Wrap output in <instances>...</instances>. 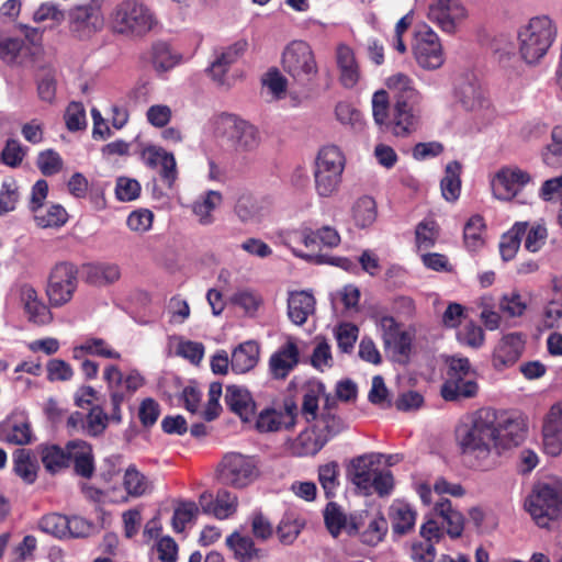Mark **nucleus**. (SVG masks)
I'll return each mask as SVG.
<instances>
[{"instance_id":"nucleus-1","label":"nucleus","mask_w":562,"mask_h":562,"mask_svg":"<svg viewBox=\"0 0 562 562\" xmlns=\"http://www.w3.org/2000/svg\"><path fill=\"white\" fill-rule=\"evenodd\" d=\"M494 423L496 409L482 407L456 427L457 446L461 454L472 462L473 468L485 470L491 464L490 459L495 450Z\"/></svg>"},{"instance_id":"nucleus-2","label":"nucleus","mask_w":562,"mask_h":562,"mask_svg":"<svg viewBox=\"0 0 562 562\" xmlns=\"http://www.w3.org/2000/svg\"><path fill=\"white\" fill-rule=\"evenodd\" d=\"M557 37V27L547 15L530 19L518 32L519 53L527 64L538 63Z\"/></svg>"},{"instance_id":"nucleus-3","label":"nucleus","mask_w":562,"mask_h":562,"mask_svg":"<svg viewBox=\"0 0 562 562\" xmlns=\"http://www.w3.org/2000/svg\"><path fill=\"white\" fill-rule=\"evenodd\" d=\"M464 516L452 507L451 501L441 498L435 504L432 512L425 517L419 533L428 543H438L445 535L442 528L446 525V532L451 539L462 536L464 529Z\"/></svg>"},{"instance_id":"nucleus-4","label":"nucleus","mask_w":562,"mask_h":562,"mask_svg":"<svg viewBox=\"0 0 562 562\" xmlns=\"http://www.w3.org/2000/svg\"><path fill=\"white\" fill-rule=\"evenodd\" d=\"M345 164V155L338 146L326 145L318 150L314 166V182L318 195L328 198L338 190Z\"/></svg>"},{"instance_id":"nucleus-5","label":"nucleus","mask_w":562,"mask_h":562,"mask_svg":"<svg viewBox=\"0 0 562 562\" xmlns=\"http://www.w3.org/2000/svg\"><path fill=\"white\" fill-rule=\"evenodd\" d=\"M476 373L468 358L451 357L447 376L441 385L440 394L447 402H461L477 395Z\"/></svg>"},{"instance_id":"nucleus-6","label":"nucleus","mask_w":562,"mask_h":562,"mask_svg":"<svg viewBox=\"0 0 562 562\" xmlns=\"http://www.w3.org/2000/svg\"><path fill=\"white\" fill-rule=\"evenodd\" d=\"M259 476L260 468L257 458L240 452L226 453L217 469L218 482L236 490L248 487Z\"/></svg>"},{"instance_id":"nucleus-7","label":"nucleus","mask_w":562,"mask_h":562,"mask_svg":"<svg viewBox=\"0 0 562 562\" xmlns=\"http://www.w3.org/2000/svg\"><path fill=\"white\" fill-rule=\"evenodd\" d=\"M79 285V269L71 261H58L49 270L45 294L53 308L68 304Z\"/></svg>"},{"instance_id":"nucleus-8","label":"nucleus","mask_w":562,"mask_h":562,"mask_svg":"<svg viewBox=\"0 0 562 562\" xmlns=\"http://www.w3.org/2000/svg\"><path fill=\"white\" fill-rule=\"evenodd\" d=\"M112 23L116 33L142 36L151 31L156 20L150 9L143 2L124 0L115 7Z\"/></svg>"},{"instance_id":"nucleus-9","label":"nucleus","mask_w":562,"mask_h":562,"mask_svg":"<svg viewBox=\"0 0 562 562\" xmlns=\"http://www.w3.org/2000/svg\"><path fill=\"white\" fill-rule=\"evenodd\" d=\"M281 66L283 71L302 87L311 83L318 71L313 49L304 41H292L285 46Z\"/></svg>"},{"instance_id":"nucleus-10","label":"nucleus","mask_w":562,"mask_h":562,"mask_svg":"<svg viewBox=\"0 0 562 562\" xmlns=\"http://www.w3.org/2000/svg\"><path fill=\"white\" fill-rule=\"evenodd\" d=\"M216 133L225 138L236 153H250L260 143L258 130L234 114L223 113L217 117Z\"/></svg>"},{"instance_id":"nucleus-11","label":"nucleus","mask_w":562,"mask_h":562,"mask_svg":"<svg viewBox=\"0 0 562 562\" xmlns=\"http://www.w3.org/2000/svg\"><path fill=\"white\" fill-rule=\"evenodd\" d=\"M70 35L78 41H89L104 27L102 5L97 0L77 4L67 13Z\"/></svg>"},{"instance_id":"nucleus-12","label":"nucleus","mask_w":562,"mask_h":562,"mask_svg":"<svg viewBox=\"0 0 562 562\" xmlns=\"http://www.w3.org/2000/svg\"><path fill=\"white\" fill-rule=\"evenodd\" d=\"M525 506L536 524L544 528L562 516V494L549 484H539L526 499Z\"/></svg>"},{"instance_id":"nucleus-13","label":"nucleus","mask_w":562,"mask_h":562,"mask_svg":"<svg viewBox=\"0 0 562 562\" xmlns=\"http://www.w3.org/2000/svg\"><path fill=\"white\" fill-rule=\"evenodd\" d=\"M494 429L496 454H499L501 450L519 446L527 435L525 420L520 416L507 412L496 411Z\"/></svg>"},{"instance_id":"nucleus-14","label":"nucleus","mask_w":562,"mask_h":562,"mask_svg":"<svg viewBox=\"0 0 562 562\" xmlns=\"http://www.w3.org/2000/svg\"><path fill=\"white\" fill-rule=\"evenodd\" d=\"M299 408L294 400L286 398L283 403V409L278 411L274 407H265L258 415H255V429L258 432H277L282 429L290 430L296 425Z\"/></svg>"},{"instance_id":"nucleus-15","label":"nucleus","mask_w":562,"mask_h":562,"mask_svg":"<svg viewBox=\"0 0 562 562\" xmlns=\"http://www.w3.org/2000/svg\"><path fill=\"white\" fill-rule=\"evenodd\" d=\"M413 52L417 64L425 69H437L443 64L439 37L428 26H424L416 33Z\"/></svg>"},{"instance_id":"nucleus-16","label":"nucleus","mask_w":562,"mask_h":562,"mask_svg":"<svg viewBox=\"0 0 562 562\" xmlns=\"http://www.w3.org/2000/svg\"><path fill=\"white\" fill-rule=\"evenodd\" d=\"M301 352L296 339L288 337L269 357L268 373L271 379L284 381L300 364Z\"/></svg>"},{"instance_id":"nucleus-17","label":"nucleus","mask_w":562,"mask_h":562,"mask_svg":"<svg viewBox=\"0 0 562 562\" xmlns=\"http://www.w3.org/2000/svg\"><path fill=\"white\" fill-rule=\"evenodd\" d=\"M531 176L519 168H502L492 181L493 194L502 201L513 200L529 182Z\"/></svg>"},{"instance_id":"nucleus-18","label":"nucleus","mask_w":562,"mask_h":562,"mask_svg":"<svg viewBox=\"0 0 562 562\" xmlns=\"http://www.w3.org/2000/svg\"><path fill=\"white\" fill-rule=\"evenodd\" d=\"M144 164L151 169L160 167L161 180L171 188L178 178L177 162L172 153L160 146L148 145L142 150Z\"/></svg>"},{"instance_id":"nucleus-19","label":"nucleus","mask_w":562,"mask_h":562,"mask_svg":"<svg viewBox=\"0 0 562 562\" xmlns=\"http://www.w3.org/2000/svg\"><path fill=\"white\" fill-rule=\"evenodd\" d=\"M420 103L394 102L390 130L394 136L406 137L416 131L420 117Z\"/></svg>"},{"instance_id":"nucleus-20","label":"nucleus","mask_w":562,"mask_h":562,"mask_svg":"<svg viewBox=\"0 0 562 562\" xmlns=\"http://www.w3.org/2000/svg\"><path fill=\"white\" fill-rule=\"evenodd\" d=\"M324 524L328 532L337 538L342 531L349 536L357 535L361 529L358 516L346 515L340 505L336 502H328L323 510Z\"/></svg>"},{"instance_id":"nucleus-21","label":"nucleus","mask_w":562,"mask_h":562,"mask_svg":"<svg viewBox=\"0 0 562 562\" xmlns=\"http://www.w3.org/2000/svg\"><path fill=\"white\" fill-rule=\"evenodd\" d=\"M199 505L204 514L213 515L223 520L236 513L238 497L226 488H220L215 498L212 493H202L199 497Z\"/></svg>"},{"instance_id":"nucleus-22","label":"nucleus","mask_w":562,"mask_h":562,"mask_svg":"<svg viewBox=\"0 0 562 562\" xmlns=\"http://www.w3.org/2000/svg\"><path fill=\"white\" fill-rule=\"evenodd\" d=\"M525 341L520 334L510 333L505 335L493 352V366L497 370L512 367L520 358Z\"/></svg>"},{"instance_id":"nucleus-23","label":"nucleus","mask_w":562,"mask_h":562,"mask_svg":"<svg viewBox=\"0 0 562 562\" xmlns=\"http://www.w3.org/2000/svg\"><path fill=\"white\" fill-rule=\"evenodd\" d=\"M428 16L442 31L453 33L456 19L465 16V9L454 0H437L429 5Z\"/></svg>"},{"instance_id":"nucleus-24","label":"nucleus","mask_w":562,"mask_h":562,"mask_svg":"<svg viewBox=\"0 0 562 562\" xmlns=\"http://www.w3.org/2000/svg\"><path fill=\"white\" fill-rule=\"evenodd\" d=\"M225 403L228 408L239 416L243 423H250L256 415V403L245 387L228 385L225 393Z\"/></svg>"},{"instance_id":"nucleus-25","label":"nucleus","mask_w":562,"mask_h":562,"mask_svg":"<svg viewBox=\"0 0 562 562\" xmlns=\"http://www.w3.org/2000/svg\"><path fill=\"white\" fill-rule=\"evenodd\" d=\"M225 544L238 562H260L267 555L266 550L256 547L252 538L238 531L227 536Z\"/></svg>"},{"instance_id":"nucleus-26","label":"nucleus","mask_w":562,"mask_h":562,"mask_svg":"<svg viewBox=\"0 0 562 562\" xmlns=\"http://www.w3.org/2000/svg\"><path fill=\"white\" fill-rule=\"evenodd\" d=\"M248 43L246 40H239L226 49L216 55L209 67V72L214 81L218 85H224L225 75L227 74L232 64L236 63L237 59L246 52Z\"/></svg>"},{"instance_id":"nucleus-27","label":"nucleus","mask_w":562,"mask_h":562,"mask_svg":"<svg viewBox=\"0 0 562 562\" xmlns=\"http://www.w3.org/2000/svg\"><path fill=\"white\" fill-rule=\"evenodd\" d=\"M41 462L47 473L56 475L70 467V449L68 442L63 448L58 445H40Z\"/></svg>"},{"instance_id":"nucleus-28","label":"nucleus","mask_w":562,"mask_h":562,"mask_svg":"<svg viewBox=\"0 0 562 562\" xmlns=\"http://www.w3.org/2000/svg\"><path fill=\"white\" fill-rule=\"evenodd\" d=\"M0 439L18 446L29 445L32 441L31 425L23 416H10L0 424Z\"/></svg>"},{"instance_id":"nucleus-29","label":"nucleus","mask_w":562,"mask_h":562,"mask_svg":"<svg viewBox=\"0 0 562 562\" xmlns=\"http://www.w3.org/2000/svg\"><path fill=\"white\" fill-rule=\"evenodd\" d=\"M70 449V465L74 464L76 474L90 479L94 472L92 447L87 441L75 439L68 441Z\"/></svg>"},{"instance_id":"nucleus-30","label":"nucleus","mask_w":562,"mask_h":562,"mask_svg":"<svg viewBox=\"0 0 562 562\" xmlns=\"http://www.w3.org/2000/svg\"><path fill=\"white\" fill-rule=\"evenodd\" d=\"M315 297L307 291H293L288 299V316L295 325L306 323L310 315L315 312Z\"/></svg>"},{"instance_id":"nucleus-31","label":"nucleus","mask_w":562,"mask_h":562,"mask_svg":"<svg viewBox=\"0 0 562 562\" xmlns=\"http://www.w3.org/2000/svg\"><path fill=\"white\" fill-rule=\"evenodd\" d=\"M299 239L300 243L312 250L321 248V246L334 248L340 244V235L337 229L328 225L316 231L303 227L300 231Z\"/></svg>"},{"instance_id":"nucleus-32","label":"nucleus","mask_w":562,"mask_h":562,"mask_svg":"<svg viewBox=\"0 0 562 562\" xmlns=\"http://www.w3.org/2000/svg\"><path fill=\"white\" fill-rule=\"evenodd\" d=\"M374 461L369 456H360L351 460L348 469V476L352 484L364 494H370L372 490V479L378 469L373 468Z\"/></svg>"},{"instance_id":"nucleus-33","label":"nucleus","mask_w":562,"mask_h":562,"mask_svg":"<svg viewBox=\"0 0 562 562\" xmlns=\"http://www.w3.org/2000/svg\"><path fill=\"white\" fill-rule=\"evenodd\" d=\"M86 283L103 286L116 282L121 278L119 265L112 262H92L83 266Z\"/></svg>"},{"instance_id":"nucleus-34","label":"nucleus","mask_w":562,"mask_h":562,"mask_svg":"<svg viewBox=\"0 0 562 562\" xmlns=\"http://www.w3.org/2000/svg\"><path fill=\"white\" fill-rule=\"evenodd\" d=\"M386 87L393 93V101H404L406 103H420L422 94L414 87V81L405 74L397 72L386 79Z\"/></svg>"},{"instance_id":"nucleus-35","label":"nucleus","mask_w":562,"mask_h":562,"mask_svg":"<svg viewBox=\"0 0 562 562\" xmlns=\"http://www.w3.org/2000/svg\"><path fill=\"white\" fill-rule=\"evenodd\" d=\"M260 347L256 341L249 340L238 345L232 352L231 368L236 373H246L252 370L259 360Z\"/></svg>"},{"instance_id":"nucleus-36","label":"nucleus","mask_w":562,"mask_h":562,"mask_svg":"<svg viewBox=\"0 0 562 562\" xmlns=\"http://www.w3.org/2000/svg\"><path fill=\"white\" fill-rule=\"evenodd\" d=\"M326 445V438H322L314 426L306 428L291 443V453L295 457H308L318 453Z\"/></svg>"},{"instance_id":"nucleus-37","label":"nucleus","mask_w":562,"mask_h":562,"mask_svg":"<svg viewBox=\"0 0 562 562\" xmlns=\"http://www.w3.org/2000/svg\"><path fill=\"white\" fill-rule=\"evenodd\" d=\"M325 384L318 380H310L304 384L301 414L307 423L317 419L319 398L325 395Z\"/></svg>"},{"instance_id":"nucleus-38","label":"nucleus","mask_w":562,"mask_h":562,"mask_svg":"<svg viewBox=\"0 0 562 562\" xmlns=\"http://www.w3.org/2000/svg\"><path fill=\"white\" fill-rule=\"evenodd\" d=\"M337 65L340 72V83L345 88H353L360 79V71L353 52L350 47L346 45H340L338 47Z\"/></svg>"},{"instance_id":"nucleus-39","label":"nucleus","mask_w":562,"mask_h":562,"mask_svg":"<svg viewBox=\"0 0 562 562\" xmlns=\"http://www.w3.org/2000/svg\"><path fill=\"white\" fill-rule=\"evenodd\" d=\"M416 515V512L408 503L403 501L393 502L389 509L393 532L405 535L411 531L415 526Z\"/></svg>"},{"instance_id":"nucleus-40","label":"nucleus","mask_w":562,"mask_h":562,"mask_svg":"<svg viewBox=\"0 0 562 562\" xmlns=\"http://www.w3.org/2000/svg\"><path fill=\"white\" fill-rule=\"evenodd\" d=\"M38 471V462L31 450L18 449L13 453V472L23 483L26 485L34 484L37 480Z\"/></svg>"},{"instance_id":"nucleus-41","label":"nucleus","mask_w":562,"mask_h":562,"mask_svg":"<svg viewBox=\"0 0 562 562\" xmlns=\"http://www.w3.org/2000/svg\"><path fill=\"white\" fill-rule=\"evenodd\" d=\"M305 526V519L294 509L284 512L277 526V536L282 544H292Z\"/></svg>"},{"instance_id":"nucleus-42","label":"nucleus","mask_w":562,"mask_h":562,"mask_svg":"<svg viewBox=\"0 0 562 562\" xmlns=\"http://www.w3.org/2000/svg\"><path fill=\"white\" fill-rule=\"evenodd\" d=\"M461 171L462 166L459 161L448 162L445 169V176L440 181L442 198L448 202H456L461 192Z\"/></svg>"},{"instance_id":"nucleus-43","label":"nucleus","mask_w":562,"mask_h":562,"mask_svg":"<svg viewBox=\"0 0 562 562\" xmlns=\"http://www.w3.org/2000/svg\"><path fill=\"white\" fill-rule=\"evenodd\" d=\"M383 327H387L384 335V342L386 345H394L395 351L404 357H407L412 350V337L407 331H401L395 319L391 316L382 318Z\"/></svg>"},{"instance_id":"nucleus-44","label":"nucleus","mask_w":562,"mask_h":562,"mask_svg":"<svg viewBox=\"0 0 562 562\" xmlns=\"http://www.w3.org/2000/svg\"><path fill=\"white\" fill-rule=\"evenodd\" d=\"M527 228L528 222H516L508 232L503 234L499 252L504 261H509L516 256Z\"/></svg>"},{"instance_id":"nucleus-45","label":"nucleus","mask_w":562,"mask_h":562,"mask_svg":"<svg viewBox=\"0 0 562 562\" xmlns=\"http://www.w3.org/2000/svg\"><path fill=\"white\" fill-rule=\"evenodd\" d=\"M483 216L475 214L471 216L463 228V240L470 251H475L484 245L482 234L485 229Z\"/></svg>"},{"instance_id":"nucleus-46","label":"nucleus","mask_w":562,"mask_h":562,"mask_svg":"<svg viewBox=\"0 0 562 562\" xmlns=\"http://www.w3.org/2000/svg\"><path fill=\"white\" fill-rule=\"evenodd\" d=\"M352 217L358 227L370 226L376 218L375 201L368 195L359 198L352 206Z\"/></svg>"},{"instance_id":"nucleus-47","label":"nucleus","mask_w":562,"mask_h":562,"mask_svg":"<svg viewBox=\"0 0 562 562\" xmlns=\"http://www.w3.org/2000/svg\"><path fill=\"white\" fill-rule=\"evenodd\" d=\"M123 485L127 495L139 497L150 490V482L135 465H130L124 474Z\"/></svg>"},{"instance_id":"nucleus-48","label":"nucleus","mask_w":562,"mask_h":562,"mask_svg":"<svg viewBox=\"0 0 562 562\" xmlns=\"http://www.w3.org/2000/svg\"><path fill=\"white\" fill-rule=\"evenodd\" d=\"M109 422H111V419L103 407L94 405L90 408L89 413L86 414L85 434L93 438L100 437L108 428Z\"/></svg>"},{"instance_id":"nucleus-49","label":"nucleus","mask_w":562,"mask_h":562,"mask_svg":"<svg viewBox=\"0 0 562 562\" xmlns=\"http://www.w3.org/2000/svg\"><path fill=\"white\" fill-rule=\"evenodd\" d=\"M318 481L326 498L336 496L339 486V465L336 461L328 462L318 468Z\"/></svg>"},{"instance_id":"nucleus-50","label":"nucleus","mask_w":562,"mask_h":562,"mask_svg":"<svg viewBox=\"0 0 562 562\" xmlns=\"http://www.w3.org/2000/svg\"><path fill=\"white\" fill-rule=\"evenodd\" d=\"M372 113L376 125L382 131L389 132L391 124L390 100L385 90L374 92L372 97Z\"/></svg>"},{"instance_id":"nucleus-51","label":"nucleus","mask_w":562,"mask_h":562,"mask_svg":"<svg viewBox=\"0 0 562 562\" xmlns=\"http://www.w3.org/2000/svg\"><path fill=\"white\" fill-rule=\"evenodd\" d=\"M222 194L217 191H207L201 201H195L193 204V213L199 217L203 225L213 222L212 212L221 203Z\"/></svg>"},{"instance_id":"nucleus-52","label":"nucleus","mask_w":562,"mask_h":562,"mask_svg":"<svg viewBox=\"0 0 562 562\" xmlns=\"http://www.w3.org/2000/svg\"><path fill=\"white\" fill-rule=\"evenodd\" d=\"M181 56L173 54L166 42L153 45V64L157 70L167 71L178 65Z\"/></svg>"},{"instance_id":"nucleus-53","label":"nucleus","mask_w":562,"mask_h":562,"mask_svg":"<svg viewBox=\"0 0 562 562\" xmlns=\"http://www.w3.org/2000/svg\"><path fill=\"white\" fill-rule=\"evenodd\" d=\"M83 352L91 356H98L106 359H120V352L112 349L102 338L87 339L82 345L76 347L74 350L75 358H78V352Z\"/></svg>"},{"instance_id":"nucleus-54","label":"nucleus","mask_w":562,"mask_h":562,"mask_svg":"<svg viewBox=\"0 0 562 562\" xmlns=\"http://www.w3.org/2000/svg\"><path fill=\"white\" fill-rule=\"evenodd\" d=\"M38 529L55 538H67V516L59 513H49L38 520Z\"/></svg>"},{"instance_id":"nucleus-55","label":"nucleus","mask_w":562,"mask_h":562,"mask_svg":"<svg viewBox=\"0 0 562 562\" xmlns=\"http://www.w3.org/2000/svg\"><path fill=\"white\" fill-rule=\"evenodd\" d=\"M543 162L553 168L562 166V126H554L551 132V143L542 153Z\"/></svg>"},{"instance_id":"nucleus-56","label":"nucleus","mask_w":562,"mask_h":562,"mask_svg":"<svg viewBox=\"0 0 562 562\" xmlns=\"http://www.w3.org/2000/svg\"><path fill=\"white\" fill-rule=\"evenodd\" d=\"M34 213V220L37 226L42 228L60 227L65 225L68 220L66 210L59 204L50 205L45 213H43L42 210Z\"/></svg>"},{"instance_id":"nucleus-57","label":"nucleus","mask_w":562,"mask_h":562,"mask_svg":"<svg viewBox=\"0 0 562 562\" xmlns=\"http://www.w3.org/2000/svg\"><path fill=\"white\" fill-rule=\"evenodd\" d=\"M322 438H326V443L334 437L339 435L347 428L345 420L336 415L329 413H322L318 423L315 425Z\"/></svg>"},{"instance_id":"nucleus-58","label":"nucleus","mask_w":562,"mask_h":562,"mask_svg":"<svg viewBox=\"0 0 562 562\" xmlns=\"http://www.w3.org/2000/svg\"><path fill=\"white\" fill-rule=\"evenodd\" d=\"M459 100L465 110L472 111L483 105V91L472 81H465L458 89Z\"/></svg>"},{"instance_id":"nucleus-59","label":"nucleus","mask_w":562,"mask_h":562,"mask_svg":"<svg viewBox=\"0 0 562 562\" xmlns=\"http://www.w3.org/2000/svg\"><path fill=\"white\" fill-rule=\"evenodd\" d=\"M199 513V507L194 502H182L180 503L172 516V528L176 532H182L186 529L187 524L191 522Z\"/></svg>"},{"instance_id":"nucleus-60","label":"nucleus","mask_w":562,"mask_h":562,"mask_svg":"<svg viewBox=\"0 0 562 562\" xmlns=\"http://www.w3.org/2000/svg\"><path fill=\"white\" fill-rule=\"evenodd\" d=\"M36 165L42 175L50 177L63 169V159L54 149H46L38 154Z\"/></svg>"},{"instance_id":"nucleus-61","label":"nucleus","mask_w":562,"mask_h":562,"mask_svg":"<svg viewBox=\"0 0 562 562\" xmlns=\"http://www.w3.org/2000/svg\"><path fill=\"white\" fill-rule=\"evenodd\" d=\"M140 183L133 178L119 177L115 184V196L121 202H131L139 198Z\"/></svg>"},{"instance_id":"nucleus-62","label":"nucleus","mask_w":562,"mask_h":562,"mask_svg":"<svg viewBox=\"0 0 562 562\" xmlns=\"http://www.w3.org/2000/svg\"><path fill=\"white\" fill-rule=\"evenodd\" d=\"M457 338L461 345L479 348L483 345L485 335L481 326L469 322L458 330Z\"/></svg>"},{"instance_id":"nucleus-63","label":"nucleus","mask_w":562,"mask_h":562,"mask_svg":"<svg viewBox=\"0 0 562 562\" xmlns=\"http://www.w3.org/2000/svg\"><path fill=\"white\" fill-rule=\"evenodd\" d=\"M64 119L68 131L77 132L83 130L87 125V120L82 103L70 102L66 109Z\"/></svg>"},{"instance_id":"nucleus-64","label":"nucleus","mask_w":562,"mask_h":562,"mask_svg":"<svg viewBox=\"0 0 562 562\" xmlns=\"http://www.w3.org/2000/svg\"><path fill=\"white\" fill-rule=\"evenodd\" d=\"M525 248L530 252L539 251L548 238V231L543 224L537 223L528 226L526 232Z\"/></svg>"}]
</instances>
